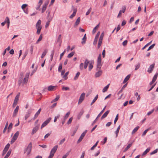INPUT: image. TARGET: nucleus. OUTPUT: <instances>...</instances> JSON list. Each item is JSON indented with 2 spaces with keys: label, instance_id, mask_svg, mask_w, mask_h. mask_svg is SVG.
I'll return each instance as SVG.
<instances>
[{
  "label": "nucleus",
  "instance_id": "nucleus-1",
  "mask_svg": "<svg viewBox=\"0 0 158 158\" xmlns=\"http://www.w3.org/2000/svg\"><path fill=\"white\" fill-rule=\"evenodd\" d=\"M101 57L102 55L101 54H100L98 57L97 60V69L100 70V69L101 66L102 65L101 64Z\"/></svg>",
  "mask_w": 158,
  "mask_h": 158
},
{
  "label": "nucleus",
  "instance_id": "nucleus-2",
  "mask_svg": "<svg viewBox=\"0 0 158 158\" xmlns=\"http://www.w3.org/2000/svg\"><path fill=\"white\" fill-rule=\"evenodd\" d=\"M41 21L40 19L38 21L36 25V28H37V31L36 33L38 34H40L41 30L42 29V27L41 26Z\"/></svg>",
  "mask_w": 158,
  "mask_h": 158
},
{
  "label": "nucleus",
  "instance_id": "nucleus-3",
  "mask_svg": "<svg viewBox=\"0 0 158 158\" xmlns=\"http://www.w3.org/2000/svg\"><path fill=\"white\" fill-rule=\"evenodd\" d=\"M50 12H49L47 15V19L48 21L46 23L45 27L46 28H47L49 26L50 22L52 21L53 18V16H50Z\"/></svg>",
  "mask_w": 158,
  "mask_h": 158
},
{
  "label": "nucleus",
  "instance_id": "nucleus-4",
  "mask_svg": "<svg viewBox=\"0 0 158 158\" xmlns=\"http://www.w3.org/2000/svg\"><path fill=\"white\" fill-rule=\"evenodd\" d=\"M58 147V146L56 145L52 149L50 152V156H51L52 157L53 156L55 153Z\"/></svg>",
  "mask_w": 158,
  "mask_h": 158
},
{
  "label": "nucleus",
  "instance_id": "nucleus-5",
  "mask_svg": "<svg viewBox=\"0 0 158 158\" xmlns=\"http://www.w3.org/2000/svg\"><path fill=\"white\" fill-rule=\"evenodd\" d=\"M32 145V144L31 143H30L28 146L26 150L25 151L24 153L27 152V155H28L30 154L31 151Z\"/></svg>",
  "mask_w": 158,
  "mask_h": 158
},
{
  "label": "nucleus",
  "instance_id": "nucleus-6",
  "mask_svg": "<svg viewBox=\"0 0 158 158\" xmlns=\"http://www.w3.org/2000/svg\"><path fill=\"white\" fill-rule=\"evenodd\" d=\"M106 106H105L103 110L101 111L100 113L98 114L97 117L95 119L93 123H92V125H93L96 122L97 119L101 116V115L102 114V113L103 112L104 110H105L106 108Z\"/></svg>",
  "mask_w": 158,
  "mask_h": 158
},
{
  "label": "nucleus",
  "instance_id": "nucleus-7",
  "mask_svg": "<svg viewBox=\"0 0 158 158\" xmlns=\"http://www.w3.org/2000/svg\"><path fill=\"white\" fill-rule=\"evenodd\" d=\"M19 93L16 96L14 100V102L13 104V106L14 107L16 105L19 101Z\"/></svg>",
  "mask_w": 158,
  "mask_h": 158
},
{
  "label": "nucleus",
  "instance_id": "nucleus-8",
  "mask_svg": "<svg viewBox=\"0 0 158 158\" xmlns=\"http://www.w3.org/2000/svg\"><path fill=\"white\" fill-rule=\"evenodd\" d=\"M87 130H85L81 135L79 139L77 141V143H80L82 139H83L84 137L85 136L86 133L87 132Z\"/></svg>",
  "mask_w": 158,
  "mask_h": 158
},
{
  "label": "nucleus",
  "instance_id": "nucleus-9",
  "mask_svg": "<svg viewBox=\"0 0 158 158\" xmlns=\"http://www.w3.org/2000/svg\"><path fill=\"white\" fill-rule=\"evenodd\" d=\"M85 94L84 93H83L81 94V96H80L79 99V100L78 102V104H79L81 103L83 101V100H84V98H85Z\"/></svg>",
  "mask_w": 158,
  "mask_h": 158
},
{
  "label": "nucleus",
  "instance_id": "nucleus-10",
  "mask_svg": "<svg viewBox=\"0 0 158 158\" xmlns=\"http://www.w3.org/2000/svg\"><path fill=\"white\" fill-rule=\"evenodd\" d=\"M51 119V118H49L48 120L44 122L42 124L41 127V128L42 129L43 127L45 126L50 122Z\"/></svg>",
  "mask_w": 158,
  "mask_h": 158
},
{
  "label": "nucleus",
  "instance_id": "nucleus-11",
  "mask_svg": "<svg viewBox=\"0 0 158 158\" xmlns=\"http://www.w3.org/2000/svg\"><path fill=\"white\" fill-rule=\"evenodd\" d=\"M40 126L39 124H38L34 127L32 131L31 134L33 135L38 130Z\"/></svg>",
  "mask_w": 158,
  "mask_h": 158
},
{
  "label": "nucleus",
  "instance_id": "nucleus-12",
  "mask_svg": "<svg viewBox=\"0 0 158 158\" xmlns=\"http://www.w3.org/2000/svg\"><path fill=\"white\" fill-rule=\"evenodd\" d=\"M10 146V144L8 143L5 147V148L4 149L3 153H2V155L3 156L4 155L6 152H7V150H8Z\"/></svg>",
  "mask_w": 158,
  "mask_h": 158
},
{
  "label": "nucleus",
  "instance_id": "nucleus-13",
  "mask_svg": "<svg viewBox=\"0 0 158 158\" xmlns=\"http://www.w3.org/2000/svg\"><path fill=\"white\" fill-rule=\"evenodd\" d=\"M100 32L99 31H98L97 32L93 42V44L94 45H95L96 44L98 41V37L100 35Z\"/></svg>",
  "mask_w": 158,
  "mask_h": 158
},
{
  "label": "nucleus",
  "instance_id": "nucleus-14",
  "mask_svg": "<svg viewBox=\"0 0 158 158\" xmlns=\"http://www.w3.org/2000/svg\"><path fill=\"white\" fill-rule=\"evenodd\" d=\"M154 65H155V64H151L149 68H148V72L149 73H151V72H152V70H153V69L154 67Z\"/></svg>",
  "mask_w": 158,
  "mask_h": 158
},
{
  "label": "nucleus",
  "instance_id": "nucleus-15",
  "mask_svg": "<svg viewBox=\"0 0 158 158\" xmlns=\"http://www.w3.org/2000/svg\"><path fill=\"white\" fill-rule=\"evenodd\" d=\"M29 76V74H28L26 75V77H25L23 80V85L24 83L26 84L27 83L28 80Z\"/></svg>",
  "mask_w": 158,
  "mask_h": 158
},
{
  "label": "nucleus",
  "instance_id": "nucleus-16",
  "mask_svg": "<svg viewBox=\"0 0 158 158\" xmlns=\"http://www.w3.org/2000/svg\"><path fill=\"white\" fill-rule=\"evenodd\" d=\"M19 109V106H17L15 109L14 110L13 114V117H15L16 115L17 114L18 111Z\"/></svg>",
  "mask_w": 158,
  "mask_h": 158
},
{
  "label": "nucleus",
  "instance_id": "nucleus-17",
  "mask_svg": "<svg viewBox=\"0 0 158 158\" xmlns=\"http://www.w3.org/2000/svg\"><path fill=\"white\" fill-rule=\"evenodd\" d=\"M41 110V109L40 108L39 110L36 113V114H35L34 116V117L33 118V120H35L38 117V115H39V114H40V112Z\"/></svg>",
  "mask_w": 158,
  "mask_h": 158
},
{
  "label": "nucleus",
  "instance_id": "nucleus-18",
  "mask_svg": "<svg viewBox=\"0 0 158 158\" xmlns=\"http://www.w3.org/2000/svg\"><path fill=\"white\" fill-rule=\"evenodd\" d=\"M98 70L99 71L96 73L95 75L96 77H100L102 73V71L100 70V69H98Z\"/></svg>",
  "mask_w": 158,
  "mask_h": 158
},
{
  "label": "nucleus",
  "instance_id": "nucleus-19",
  "mask_svg": "<svg viewBox=\"0 0 158 158\" xmlns=\"http://www.w3.org/2000/svg\"><path fill=\"white\" fill-rule=\"evenodd\" d=\"M84 112V110H81L77 115V118L78 119H79L81 118V116L83 115Z\"/></svg>",
  "mask_w": 158,
  "mask_h": 158
},
{
  "label": "nucleus",
  "instance_id": "nucleus-20",
  "mask_svg": "<svg viewBox=\"0 0 158 158\" xmlns=\"http://www.w3.org/2000/svg\"><path fill=\"white\" fill-rule=\"evenodd\" d=\"M89 60L86 59L85 60V61L84 62V68L85 69H86L88 65V64L89 63Z\"/></svg>",
  "mask_w": 158,
  "mask_h": 158
},
{
  "label": "nucleus",
  "instance_id": "nucleus-21",
  "mask_svg": "<svg viewBox=\"0 0 158 158\" xmlns=\"http://www.w3.org/2000/svg\"><path fill=\"white\" fill-rule=\"evenodd\" d=\"M110 112V111L108 110L106 112H105L104 114L102 115V116L101 118V119L102 120L103 119L105 118H106L107 116V115Z\"/></svg>",
  "mask_w": 158,
  "mask_h": 158
},
{
  "label": "nucleus",
  "instance_id": "nucleus-22",
  "mask_svg": "<svg viewBox=\"0 0 158 158\" xmlns=\"http://www.w3.org/2000/svg\"><path fill=\"white\" fill-rule=\"evenodd\" d=\"M31 112L28 110V112H27V114H26L24 118L25 120H26L27 119V118L30 117V116L31 114Z\"/></svg>",
  "mask_w": 158,
  "mask_h": 158
},
{
  "label": "nucleus",
  "instance_id": "nucleus-23",
  "mask_svg": "<svg viewBox=\"0 0 158 158\" xmlns=\"http://www.w3.org/2000/svg\"><path fill=\"white\" fill-rule=\"evenodd\" d=\"M19 134V132L18 131H17L14 135L12 138L13 139H14L16 140Z\"/></svg>",
  "mask_w": 158,
  "mask_h": 158
},
{
  "label": "nucleus",
  "instance_id": "nucleus-24",
  "mask_svg": "<svg viewBox=\"0 0 158 158\" xmlns=\"http://www.w3.org/2000/svg\"><path fill=\"white\" fill-rule=\"evenodd\" d=\"M82 41L81 42V44H85L86 40V34L84 35L82 39Z\"/></svg>",
  "mask_w": 158,
  "mask_h": 158
},
{
  "label": "nucleus",
  "instance_id": "nucleus-25",
  "mask_svg": "<svg viewBox=\"0 0 158 158\" xmlns=\"http://www.w3.org/2000/svg\"><path fill=\"white\" fill-rule=\"evenodd\" d=\"M80 17H79L77 19L75 24H74V26L76 27L77 26L79 23L80 22Z\"/></svg>",
  "mask_w": 158,
  "mask_h": 158
},
{
  "label": "nucleus",
  "instance_id": "nucleus-26",
  "mask_svg": "<svg viewBox=\"0 0 158 158\" xmlns=\"http://www.w3.org/2000/svg\"><path fill=\"white\" fill-rule=\"evenodd\" d=\"M130 74H129L127 76V77L125 78L124 79V81H123V83H125L129 79V78H130Z\"/></svg>",
  "mask_w": 158,
  "mask_h": 158
},
{
  "label": "nucleus",
  "instance_id": "nucleus-27",
  "mask_svg": "<svg viewBox=\"0 0 158 158\" xmlns=\"http://www.w3.org/2000/svg\"><path fill=\"white\" fill-rule=\"evenodd\" d=\"M132 144V143H131L128 144L127 147L125 148V149L124 150L123 152H125L126 151H127L131 147Z\"/></svg>",
  "mask_w": 158,
  "mask_h": 158
},
{
  "label": "nucleus",
  "instance_id": "nucleus-28",
  "mask_svg": "<svg viewBox=\"0 0 158 158\" xmlns=\"http://www.w3.org/2000/svg\"><path fill=\"white\" fill-rule=\"evenodd\" d=\"M47 52H48L47 49H45L44 52L42 54V55L41 56V58H43L44 57V56L46 55Z\"/></svg>",
  "mask_w": 158,
  "mask_h": 158
},
{
  "label": "nucleus",
  "instance_id": "nucleus-29",
  "mask_svg": "<svg viewBox=\"0 0 158 158\" xmlns=\"http://www.w3.org/2000/svg\"><path fill=\"white\" fill-rule=\"evenodd\" d=\"M99 26V24H98L93 29V31H92V33L93 34H94L97 30V29L98 28Z\"/></svg>",
  "mask_w": 158,
  "mask_h": 158
},
{
  "label": "nucleus",
  "instance_id": "nucleus-30",
  "mask_svg": "<svg viewBox=\"0 0 158 158\" xmlns=\"http://www.w3.org/2000/svg\"><path fill=\"white\" fill-rule=\"evenodd\" d=\"M120 126H119L118 127L117 130L115 132V133L116 134V137H117L118 135V134L119 133V130L120 129Z\"/></svg>",
  "mask_w": 158,
  "mask_h": 158
},
{
  "label": "nucleus",
  "instance_id": "nucleus-31",
  "mask_svg": "<svg viewBox=\"0 0 158 158\" xmlns=\"http://www.w3.org/2000/svg\"><path fill=\"white\" fill-rule=\"evenodd\" d=\"M55 87V86L50 85L48 87V90L49 91H52L54 89Z\"/></svg>",
  "mask_w": 158,
  "mask_h": 158
},
{
  "label": "nucleus",
  "instance_id": "nucleus-32",
  "mask_svg": "<svg viewBox=\"0 0 158 158\" xmlns=\"http://www.w3.org/2000/svg\"><path fill=\"white\" fill-rule=\"evenodd\" d=\"M98 98V95L97 94L95 97V98L94 99L92 102H91L90 105H92L93 103L96 101Z\"/></svg>",
  "mask_w": 158,
  "mask_h": 158
},
{
  "label": "nucleus",
  "instance_id": "nucleus-33",
  "mask_svg": "<svg viewBox=\"0 0 158 158\" xmlns=\"http://www.w3.org/2000/svg\"><path fill=\"white\" fill-rule=\"evenodd\" d=\"M150 148H147L146 150L142 154L143 156L145 155L146 154L150 151Z\"/></svg>",
  "mask_w": 158,
  "mask_h": 158
},
{
  "label": "nucleus",
  "instance_id": "nucleus-34",
  "mask_svg": "<svg viewBox=\"0 0 158 158\" xmlns=\"http://www.w3.org/2000/svg\"><path fill=\"white\" fill-rule=\"evenodd\" d=\"M102 40L100 39H99L98 42V48H99L101 46L102 42Z\"/></svg>",
  "mask_w": 158,
  "mask_h": 158
},
{
  "label": "nucleus",
  "instance_id": "nucleus-35",
  "mask_svg": "<svg viewBox=\"0 0 158 158\" xmlns=\"http://www.w3.org/2000/svg\"><path fill=\"white\" fill-rule=\"evenodd\" d=\"M109 84H108L106 86L104 87V88L102 89V92H105L109 88Z\"/></svg>",
  "mask_w": 158,
  "mask_h": 158
},
{
  "label": "nucleus",
  "instance_id": "nucleus-36",
  "mask_svg": "<svg viewBox=\"0 0 158 158\" xmlns=\"http://www.w3.org/2000/svg\"><path fill=\"white\" fill-rule=\"evenodd\" d=\"M69 73V72H67L65 73V74L63 76V77L64 78V80H66L68 78L67 76Z\"/></svg>",
  "mask_w": 158,
  "mask_h": 158
},
{
  "label": "nucleus",
  "instance_id": "nucleus-37",
  "mask_svg": "<svg viewBox=\"0 0 158 158\" xmlns=\"http://www.w3.org/2000/svg\"><path fill=\"white\" fill-rule=\"evenodd\" d=\"M60 98V96H59L58 95V96H57L56 97V98H55L54 99H53L51 102V103H52V102H56L57 101L58 99H59Z\"/></svg>",
  "mask_w": 158,
  "mask_h": 158
},
{
  "label": "nucleus",
  "instance_id": "nucleus-38",
  "mask_svg": "<svg viewBox=\"0 0 158 158\" xmlns=\"http://www.w3.org/2000/svg\"><path fill=\"white\" fill-rule=\"evenodd\" d=\"M11 153V150H10L8 151L6 155L5 156L4 158H7L10 155Z\"/></svg>",
  "mask_w": 158,
  "mask_h": 158
},
{
  "label": "nucleus",
  "instance_id": "nucleus-39",
  "mask_svg": "<svg viewBox=\"0 0 158 158\" xmlns=\"http://www.w3.org/2000/svg\"><path fill=\"white\" fill-rule=\"evenodd\" d=\"M139 128V126H137L133 130L132 132V134H133L134 133H135L138 130Z\"/></svg>",
  "mask_w": 158,
  "mask_h": 158
},
{
  "label": "nucleus",
  "instance_id": "nucleus-40",
  "mask_svg": "<svg viewBox=\"0 0 158 158\" xmlns=\"http://www.w3.org/2000/svg\"><path fill=\"white\" fill-rule=\"evenodd\" d=\"M80 74V73L79 72H78L77 73L76 76H75V77H74V79L75 80H76L78 79Z\"/></svg>",
  "mask_w": 158,
  "mask_h": 158
},
{
  "label": "nucleus",
  "instance_id": "nucleus-41",
  "mask_svg": "<svg viewBox=\"0 0 158 158\" xmlns=\"http://www.w3.org/2000/svg\"><path fill=\"white\" fill-rule=\"evenodd\" d=\"M74 54V52H72L70 53L68 55L67 57L69 58H70L72 57Z\"/></svg>",
  "mask_w": 158,
  "mask_h": 158
},
{
  "label": "nucleus",
  "instance_id": "nucleus-42",
  "mask_svg": "<svg viewBox=\"0 0 158 158\" xmlns=\"http://www.w3.org/2000/svg\"><path fill=\"white\" fill-rule=\"evenodd\" d=\"M158 75V73L155 74L153 77V78L152 80H153V81H154L155 82L156 80Z\"/></svg>",
  "mask_w": 158,
  "mask_h": 158
},
{
  "label": "nucleus",
  "instance_id": "nucleus-43",
  "mask_svg": "<svg viewBox=\"0 0 158 158\" xmlns=\"http://www.w3.org/2000/svg\"><path fill=\"white\" fill-rule=\"evenodd\" d=\"M70 114V112H67L66 114L65 115V116L64 118V119L65 120H66L67 118L69 117Z\"/></svg>",
  "mask_w": 158,
  "mask_h": 158
},
{
  "label": "nucleus",
  "instance_id": "nucleus-44",
  "mask_svg": "<svg viewBox=\"0 0 158 158\" xmlns=\"http://www.w3.org/2000/svg\"><path fill=\"white\" fill-rule=\"evenodd\" d=\"M42 34H41L38 39V40H37L36 42V44H37L38 43V42L40 41H41V40H42Z\"/></svg>",
  "mask_w": 158,
  "mask_h": 158
},
{
  "label": "nucleus",
  "instance_id": "nucleus-45",
  "mask_svg": "<svg viewBox=\"0 0 158 158\" xmlns=\"http://www.w3.org/2000/svg\"><path fill=\"white\" fill-rule=\"evenodd\" d=\"M140 64L139 63H138L135 66V70H138L140 67Z\"/></svg>",
  "mask_w": 158,
  "mask_h": 158
},
{
  "label": "nucleus",
  "instance_id": "nucleus-46",
  "mask_svg": "<svg viewBox=\"0 0 158 158\" xmlns=\"http://www.w3.org/2000/svg\"><path fill=\"white\" fill-rule=\"evenodd\" d=\"M89 70L90 71L93 68V64H92V63L91 62L90 63H89Z\"/></svg>",
  "mask_w": 158,
  "mask_h": 158
},
{
  "label": "nucleus",
  "instance_id": "nucleus-47",
  "mask_svg": "<svg viewBox=\"0 0 158 158\" xmlns=\"http://www.w3.org/2000/svg\"><path fill=\"white\" fill-rule=\"evenodd\" d=\"M54 50H53L52 52V53L51 55H50V56H51L50 60L51 61H52V60L53 56L54 55Z\"/></svg>",
  "mask_w": 158,
  "mask_h": 158
},
{
  "label": "nucleus",
  "instance_id": "nucleus-48",
  "mask_svg": "<svg viewBox=\"0 0 158 158\" xmlns=\"http://www.w3.org/2000/svg\"><path fill=\"white\" fill-rule=\"evenodd\" d=\"M73 118L72 117L70 118H69V120L67 122V124L69 125L70 124L71 122H72V121L73 120Z\"/></svg>",
  "mask_w": 158,
  "mask_h": 158
},
{
  "label": "nucleus",
  "instance_id": "nucleus-49",
  "mask_svg": "<svg viewBox=\"0 0 158 158\" xmlns=\"http://www.w3.org/2000/svg\"><path fill=\"white\" fill-rule=\"evenodd\" d=\"M4 22H6V23H10V21L9 18L7 17H6V19Z\"/></svg>",
  "mask_w": 158,
  "mask_h": 158
},
{
  "label": "nucleus",
  "instance_id": "nucleus-50",
  "mask_svg": "<svg viewBox=\"0 0 158 158\" xmlns=\"http://www.w3.org/2000/svg\"><path fill=\"white\" fill-rule=\"evenodd\" d=\"M155 44H152V45H151L149 47L147 51H149L151 49H152L153 48V47H154V46H155Z\"/></svg>",
  "mask_w": 158,
  "mask_h": 158
},
{
  "label": "nucleus",
  "instance_id": "nucleus-51",
  "mask_svg": "<svg viewBox=\"0 0 158 158\" xmlns=\"http://www.w3.org/2000/svg\"><path fill=\"white\" fill-rule=\"evenodd\" d=\"M47 6L43 5L42 10V13H44L45 11L46 10V9L47 8Z\"/></svg>",
  "mask_w": 158,
  "mask_h": 158
},
{
  "label": "nucleus",
  "instance_id": "nucleus-52",
  "mask_svg": "<svg viewBox=\"0 0 158 158\" xmlns=\"http://www.w3.org/2000/svg\"><path fill=\"white\" fill-rule=\"evenodd\" d=\"M28 54V52H26L24 54H23V58H22V60H23L25 58L26 56H27V55Z\"/></svg>",
  "mask_w": 158,
  "mask_h": 158
},
{
  "label": "nucleus",
  "instance_id": "nucleus-53",
  "mask_svg": "<svg viewBox=\"0 0 158 158\" xmlns=\"http://www.w3.org/2000/svg\"><path fill=\"white\" fill-rule=\"evenodd\" d=\"M149 129L148 128L147 129L145 130L143 132V133L142 134V136H143L144 135H145V134H146L147 131L149 130Z\"/></svg>",
  "mask_w": 158,
  "mask_h": 158
},
{
  "label": "nucleus",
  "instance_id": "nucleus-54",
  "mask_svg": "<svg viewBox=\"0 0 158 158\" xmlns=\"http://www.w3.org/2000/svg\"><path fill=\"white\" fill-rule=\"evenodd\" d=\"M61 35H59L58 38H57V42H60V41H61Z\"/></svg>",
  "mask_w": 158,
  "mask_h": 158
},
{
  "label": "nucleus",
  "instance_id": "nucleus-55",
  "mask_svg": "<svg viewBox=\"0 0 158 158\" xmlns=\"http://www.w3.org/2000/svg\"><path fill=\"white\" fill-rule=\"evenodd\" d=\"M157 151H158V149H155V150H154V151H153L151 153L150 155H152L154 154H155L157 152Z\"/></svg>",
  "mask_w": 158,
  "mask_h": 158
},
{
  "label": "nucleus",
  "instance_id": "nucleus-56",
  "mask_svg": "<svg viewBox=\"0 0 158 158\" xmlns=\"http://www.w3.org/2000/svg\"><path fill=\"white\" fill-rule=\"evenodd\" d=\"M62 64H60L59 66L58 71L59 72H61V70L62 69Z\"/></svg>",
  "mask_w": 158,
  "mask_h": 158
},
{
  "label": "nucleus",
  "instance_id": "nucleus-57",
  "mask_svg": "<svg viewBox=\"0 0 158 158\" xmlns=\"http://www.w3.org/2000/svg\"><path fill=\"white\" fill-rule=\"evenodd\" d=\"M84 64L83 63H81L80 65V69L81 70L83 69Z\"/></svg>",
  "mask_w": 158,
  "mask_h": 158
},
{
  "label": "nucleus",
  "instance_id": "nucleus-58",
  "mask_svg": "<svg viewBox=\"0 0 158 158\" xmlns=\"http://www.w3.org/2000/svg\"><path fill=\"white\" fill-rule=\"evenodd\" d=\"M104 35V32H103L101 33L99 39L102 40L103 38Z\"/></svg>",
  "mask_w": 158,
  "mask_h": 158
},
{
  "label": "nucleus",
  "instance_id": "nucleus-59",
  "mask_svg": "<svg viewBox=\"0 0 158 158\" xmlns=\"http://www.w3.org/2000/svg\"><path fill=\"white\" fill-rule=\"evenodd\" d=\"M154 109H153L151 111H149V112H148V113H147V114L148 115H150L151 114H152V113H153V112H154Z\"/></svg>",
  "mask_w": 158,
  "mask_h": 158
},
{
  "label": "nucleus",
  "instance_id": "nucleus-60",
  "mask_svg": "<svg viewBox=\"0 0 158 158\" xmlns=\"http://www.w3.org/2000/svg\"><path fill=\"white\" fill-rule=\"evenodd\" d=\"M118 114H117V115L115 117V119L114 120V123L115 124L116 123V122L118 120Z\"/></svg>",
  "mask_w": 158,
  "mask_h": 158
},
{
  "label": "nucleus",
  "instance_id": "nucleus-61",
  "mask_svg": "<svg viewBox=\"0 0 158 158\" xmlns=\"http://www.w3.org/2000/svg\"><path fill=\"white\" fill-rule=\"evenodd\" d=\"M33 47L34 46L33 45H31L30 48V51L31 54H32L33 53Z\"/></svg>",
  "mask_w": 158,
  "mask_h": 158
},
{
  "label": "nucleus",
  "instance_id": "nucleus-62",
  "mask_svg": "<svg viewBox=\"0 0 158 158\" xmlns=\"http://www.w3.org/2000/svg\"><path fill=\"white\" fill-rule=\"evenodd\" d=\"M65 52H66L65 50H64V51L62 53H61L60 54V60H61L62 57H63V56L64 55V53H65Z\"/></svg>",
  "mask_w": 158,
  "mask_h": 158
},
{
  "label": "nucleus",
  "instance_id": "nucleus-63",
  "mask_svg": "<svg viewBox=\"0 0 158 158\" xmlns=\"http://www.w3.org/2000/svg\"><path fill=\"white\" fill-rule=\"evenodd\" d=\"M12 126H13V124L11 123H10V124H9V127L8 128V130L11 129L12 128Z\"/></svg>",
  "mask_w": 158,
  "mask_h": 158
},
{
  "label": "nucleus",
  "instance_id": "nucleus-64",
  "mask_svg": "<svg viewBox=\"0 0 158 158\" xmlns=\"http://www.w3.org/2000/svg\"><path fill=\"white\" fill-rule=\"evenodd\" d=\"M27 6V4H23L21 8L23 9L25 8Z\"/></svg>",
  "mask_w": 158,
  "mask_h": 158
}]
</instances>
